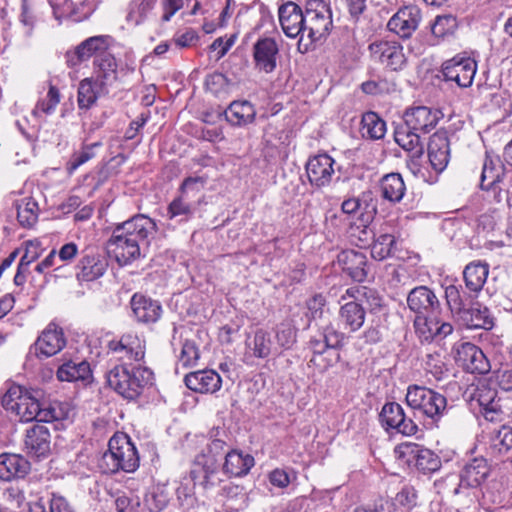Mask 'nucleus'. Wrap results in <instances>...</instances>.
Instances as JSON below:
<instances>
[{"label": "nucleus", "instance_id": "1", "mask_svg": "<svg viewBox=\"0 0 512 512\" xmlns=\"http://www.w3.org/2000/svg\"><path fill=\"white\" fill-rule=\"evenodd\" d=\"M157 229L152 218L144 214L134 215L115 226L107 242L108 253L120 266L144 258Z\"/></svg>", "mask_w": 512, "mask_h": 512}, {"label": "nucleus", "instance_id": "2", "mask_svg": "<svg viewBox=\"0 0 512 512\" xmlns=\"http://www.w3.org/2000/svg\"><path fill=\"white\" fill-rule=\"evenodd\" d=\"M2 405L19 417L22 422H54L67 419L70 409L61 402L40 401L30 392H23L20 386H13L2 397Z\"/></svg>", "mask_w": 512, "mask_h": 512}, {"label": "nucleus", "instance_id": "3", "mask_svg": "<svg viewBox=\"0 0 512 512\" xmlns=\"http://www.w3.org/2000/svg\"><path fill=\"white\" fill-rule=\"evenodd\" d=\"M140 458L131 438L124 433L114 434L108 442V450L102 455L99 467L105 474L119 471L132 473L139 467Z\"/></svg>", "mask_w": 512, "mask_h": 512}, {"label": "nucleus", "instance_id": "4", "mask_svg": "<svg viewBox=\"0 0 512 512\" xmlns=\"http://www.w3.org/2000/svg\"><path fill=\"white\" fill-rule=\"evenodd\" d=\"M153 372L146 367L129 370L126 365H117L107 373L109 386L126 399H136L152 386Z\"/></svg>", "mask_w": 512, "mask_h": 512}, {"label": "nucleus", "instance_id": "5", "mask_svg": "<svg viewBox=\"0 0 512 512\" xmlns=\"http://www.w3.org/2000/svg\"><path fill=\"white\" fill-rule=\"evenodd\" d=\"M226 437V432L223 429L213 428L210 431L209 442L207 443L208 455L203 453L197 456L195 464L200 469L195 468L191 471V476L195 482L199 480V483L204 487H211L220 481L217 477L218 463L216 457L225 451Z\"/></svg>", "mask_w": 512, "mask_h": 512}, {"label": "nucleus", "instance_id": "6", "mask_svg": "<svg viewBox=\"0 0 512 512\" xmlns=\"http://www.w3.org/2000/svg\"><path fill=\"white\" fill-rule=\"evenodd\" d=\"M305 31L298 41V48L308 51L317 41L325 38L332 27V16L329 7L322 0L307 2L304 17Z\"/></svg>", "mask_w": 512, "mask_h": 512}, {"label": "nucleus", "instance_id": "7", "mask_svg": "<svg viewBox=\"0 0 512 512\" xmlns=\"http://www.w3.org/2000/svg\"><path fill=\"white\" fill-rule=\"evenodd\" d=\"M343 339V333L339 332L332 324L324 326L318 335L310 340V348L313 351L310 363L319 371H326L339 359L337 348L341 346Z\"/></svg>", "mask_w": 512, "mask_h": 512}, {"label": "nucleus", "instance_id": "8", "mask_svg": "<svg viewBox=\"0 0 512 512\" xmlns=\"http://www.w3.org/2000/svg\"><path fill=\"white\" fill-rule=\"evenodd\" d=\"M406 402L410 408L438 422L447 412L446 397L430 388L410 385L406 393Z\"/></svg>", "mask_w": 512, "mask_h": 512}, {"label": "nucleus", "instance_id": "9", "mask_svg": "<svg viewBox=\"0 0 512 512\" xmlns=\"http://www.w3.org/2000/svg\"><path fill=\"white\" fill-rule=\"evenodd\" d=\"M441 71L446 81L455 82L461 88H468L476 75L477 62L467 53H459L446 60Z\"/></svg>", "mask_w": 512, "mask_h": 512}, {"label": "nucleus", "instance_id": "10", "mask_svg": "<svg viewBox=\"0 0 512 512\" xmlns=\"http://www.w3.org/2000/svg\"><path fill=\"white\" fill-rule=\"evenodd\" d=\"M371 58L391 71L403 70L407 58L403 47L398 42L379 41L369 45Z\"/></svg>", "mask_w": 512, "mask_h": 512}, {"label": "nucleus", "instance_id": "11", "mask_svg": "<svg viewBox=\"0 0 512 512\" xmlns=\"http://www.w3.org/2000/svg\"><path fill=\"white\" fill-rule=\"evenodd\" d=\"M334 165L335 160L326 153L310 157L305 165L310 185L315 189L329 186L335 174Z\"/></svg>", "mask_w": 512, "mask_h": 512}, {"label": "nucleus", "instance_id": "12", "mask_svg": "<svg viewBox=\"0 0 512 512\" xmlns=\"http://www.w3.org/2000/svg\"><path fill=\"white\" fill-rule=\"evenodd\" d=\"M381 424L388 429H394L403 435L412 436L418 431V426L406 417L403 407L396 402L386 403L379 415Z\"/></svg>", "mask_w": 512, "mask_h": 512}, {"label": "nucleus", "instance_id": "13", "mask_svg": "<svg viewBox=\"0 0 512 512\" xmlns=\"http://www.w3.org/2000/svg\"><path fill=\"white\" fill-rule=\"evenodd\" d=\"M111 37L108 35H98L89 37L81 42L73 51H68L65 55L69 67H76L91 57L95 58L104 53L109 47Z\"/></svg>", "mask_w": 512, "mask_h": 512}, {"label": "nucleus", "instance_id": "14", "mask_svg": "<svg viewBox=\"0 0 512 512\" xmlns=\"http://www.w3.org/2000/svg\"><path fill=\"white\" fill-rule=\"evenodd\" d=\"M52 436L47 426L34 424L25 432L24 449L35 458H46L51 453Z\"/></svg>", "mask_w": 512, "mask_h": 512}, {"label": "nucleus", "instance_id": "15", "mask_svg": "<svg viewBox=\"0 0 512 512\" xmlns=\"http://www.w3.org/2000/svg\"><path fill=\"white\" fill-rule=\"evenodd\" d=\"M421 21V11L417 6L400 8L388 21L387 28L399 37L409 38L418 28Z\"/></svg>", "mask_w": 512, "mask_h": 512}, {"label": "nucleus", "instance_id": "16", "mask_svg": "<svg viewBox=\"0 0 512 512\" xmlns=\"http://www.w3.org/2000/svg\"><path fill=\"white\" fill-rule=\"evenodd\" d=\"M279 22L284 34L289 38L303 36L305 31V11L293 1H287L278 8Z\"/></svg>", "mask_w": 512, "mask_h": 512}, {"label": "nucleus", "instance_id": "17", "mask_svg": "<svg viewBox=\"0 0 512 512\" xmlns=\"http://www.w3.org/2000/svg\"><path fill=\"white\" fill-rule=\"evenodd\" d=\"M109 350L122 361H141L145 356V341L137 334L126 333L108 343Z\"/></svg>", "mask_w": 512, "mask_h": 512}, {"label": "nucleus", "instance_id": "18", "mask_svg": "<svg viewBox=\"0 0 512 512\" xmlns=\"http://www.w3.org/2000/svg\"><path fill=\"white\" fill-rule=\"evenodd\" d=\"M456 361L470 373L485 374L490 370V363L483 351L470 342L458 346Z\"/></svg>", "mask_w": 512, "mask_h": 512}, {"label": "nucleus", "instance_id": "19", "mask_svg": "<svg viewBox=\"0 0 512 512\" xmlns=\"http://www.w3.org/2000/svg\"><path fill=\"white\" fill-rule=\"evenodd\" d=\"M94 80L100 86V90L110 92V89L117 83L118 64L111 53L98 55L94 59Z\"/></svg>", "mask_w": 512, "mask_h": 512}, {"label": "nucleus", "instance_id": "20", "mask_svg": "<svg viewBox=\"0 0 512 512\" xmlns=\"http://www.w3.org/2000/svg\"><path fill=\"white\" fill-rule=\"evenodd\" d=\"M279 47L275 39L263 37L258 39L253 46V59L256 69L265 73H271L277 66Z\"/></svg>", "mask_w": 512, "mask_h": 512}, {"label": "nucleus", "instance_id": "21", "mask_svg": "<svg viewBox=\"0 0 512 512\" xmlns=\"http://www.w3.org/2000/svg\"><path fill=\"white\" fill-rule=\"evenodd\" d=\"M471 400L477 402L481 408L480 412L489 421L497 420L502 413L500 400L497 398V391L488 384L481 382L471 394Z\"/></svg>", "mask_w": 512, "mask_h": 512}, {"label": "nucleus", "instance_id": "22", "mask_svg": "<svg viewBox=\"0 0 512 512\" xmlns=\"http://www.w3.org/2000/svg\"><path fill=\"white\" fill-rule=\"evenodd\" d=\"M401 453L408 456V461H414L415 466L423 473H432L441 467V460L432 450L408 443L399 447Z\"/></svg>", "mask_w": 512, "mask_h": 512}, {"label": "nucleus", "instance_id": "23", "mask_svg": "<svg viewBox=\"0 0 512 512\" xmlns=\"http://www.w3.org/2000/svg\"><path fill=\"white\" fill-rule=\"evenodd\" d=\"M439 118L437 111L426 106L408 109L404 114V123L418 134H426L435 128Z\"/></svg>", "mask_w": 512, "mask_h": 512}, {"label": "nucleus", "instance_id": "24", "mask_svg": "<svg viewBox=\"0 0 512 512\" xmlns=\"http://www.w3.org/2000/svg\"><path fill=\"white\" fill-rule=\"evenodd\" d=\"M66 345V338L62 328L50 323L38 336L35 342L36 352L50 357L60 352Z\"/></svg>", "mask_w": 512, "mask_h": 512}, {"label": "nucleus", "instance_id": "25", "mask_svg": "<svg viewBox=\"0 0 512 512\" xmlns=\"http://www.w3.org/2000/svg\"><path fill=\"white\" fill-rule=\"evenodd\" d=\"M407 305L417 316L422 317L436 311L440 303L431 289L427 286H418L408 293Z\"/></svg>", "mask_w": 512, "mask_h": 512}, {"label": "nucleus", "instance_id": "26", "mask_svg": "<svg viewBox=\"0 0 512 512\" xmlns=\"http://www.w3.org/2000/svg\"><path fill=\"white\" fill-rule=\"evenodd\" d=\"M108 267L107 259L94 252L84 254L76 266L78 281H94L104 275Z\"/></svg>", "mask_w": 512, "mask_h": 512}, {"label": "nucleus", "instance_id": "27", "mask_svg": "<svg viewBox=\"0 0 512 512\" xmlns=\"http://www.w3.org/2000/svg\"><path fill=\"white\" fill-rule=\"evenodd\" d=\"M428 157L433 169L442 172L450 159V143L446 132L434 133L428 143Z\"/></svg>", "mask_w": 512, "mask_h": 512}, {"label": "nucleus", "instance_id": "28", "mask_svg": "<svg viewBox=\"0 0 512 512\" xmlns=\"http://www.w3.org/2000/svg\"><path fill=\"white\" fill-rule=\"evenodd\" d=\"M134 317L141 323H155L162 313V307L156 300L140 293H135L130 301Z\"/></svg>", "mask_w": 512, "mask_h": 512}, {"label": "nucleus", "instance_id": "29", "mask_svg": "<svg viewBox=\"0 0 512 512\" xmlns=\"http://www.w3.org/2000/svg\"><path fill=\"white\" fill-rule=\"evenodd\" d=\"M338 263L342 270L353 280L362 282L367 277V257L363 252L344 250L338 254Z\"/></svg>", "mask_w": 512, "mask_h": 512}, {"label": "nucleus", "instance_id": "30", "mask_svg": "<svg viewBox=\"0 0 512 512\" xmlns=\"http://www.w3.org/2000/svg\"><path fill=\"white\" fill-rule=\"evenodd\" d=\"M185 385L198 393H215L222 385L220 375L211 369L191 372L185 376Z\"/></svg>", "mask_w": 512, "mask_h": 512}, {"label": "nucleus", "instance_id": "31", "mask_svg": "<svg viewBox=\"0 0 512 512\" xmlns=\"http://www.w3.org/2000/svg\"><path fill=\"white\" fill-rule=\"evenodd\" d=\"M463 324L469 329L490 330L494 326V318L490 310L480 302L463 308L458 314Z\"/></svg>", "mask_w": 512, "mask_h": 512}, {"label": "nucleus", "instance_id": "32", "mask_svg": "<svg viewBox=\"0 0 512 512\" xmlns=\"http://www.w3.org/2000/svg\"><path fill=\"white\" fill-rule=\"evenodd\" d=\"M490 471V465L484 457H475L469 460L462 468L460 473L461 485L478 487L486 481Z\"/></svg>", "mask_w": 512, "mask_h": 512}, {"label": "nucleus", "instance_id": "33", "mask_svg": "<svg viewBox=\"0 0 512 512\" xmlns=\"http://www.w3.org/2000/svg\"><path fill=\"white\" fill-rule=\"evenodd\" d=\"M226 121L234 127H246L254 123L255 106L247 100H235L224 111Z\"/></svg>", "mask_w": 512, "mask_h": 512}, {"label": "nucleus", "instance_id": "34", "mask_svg": "<svg viewBox=\"0 0 512 512\" xmlns=\"http://www.w3.org/2000/svg\"><path fill=\"white\" fill-rule=\"evenodd\" d=\"M489 275V265L477 260L467 264L463 271L466 289L477 296L483 289Z\"/></svg>", "mask_w": 512, "mask_h": 512}, {"label": "nucleus", "instance_id": "35", "mask_svg": "<svg viewBox=\"0 0 512 512\" xmlns=\"http://www.w3.org/2000/svg\"><path fill=\"white\" fill-rule=\"evenodd\" d=\"M30 470V463L17 454L0 455V479L11 481L16 478H23Z\"/></svg>", "mask_w": 512, "mask_h": 512}, {"label": "nucleus", "instance_id": "36", "mask_svg": "<svg viewBox=\"0 0 512 512\" xmlns=\"http://www.w3.org/2000/svg\"><path fill=\"white\" fill-rule=\"evenodd\" d=\"M254 463V458L250 454L232 450L226 454L222 469L228 477H241L250 471Z\"/></svg>", "mask_w": 512, "mask_h": 512}, {"label": "nucleus", "instance_id": "37", "mask_svg": "<svg viewBox=\"0 0 512 512\" xmlns=\"http://www.w3.org/2000/svg\"><path fill=\"white\" fill-rule=\"evenodd\" d=\"M108 91L100 90V86L93 77L84 78L79 82L77 90V104L80 110H89L92 108L98 98L107 96Z\"/></svg>", "mask_w": 512, "mask_h": 512}, {"label": "nucleus", "instance_id": "38", "mask_svg": "<svg viewBox=\"0 0 512 512\" xmlns=\"http://www.w3.org/2000/svg\"><path fill=\"white\" fill-rule=\"evenodd\" d=\"M379 185L381 196L393 204L399 203L406 192V185L399 173H389L384 175L381 178Z\"/></svg>", "mask_w": 512, "mask_h": 512}, {"label": "nucleus", "instance_id": "39", "mask_svg": "<svg viewBox=\"0 0 512 512\" xmlns=\"http://www.w3.org/2000/svg\"><path fill=\"white\" fill-rule=\"evenodd\" d=\"M339 319L345 329L350 332L358 331L365 321V310L355 301H348L339 310Z\"/></svg>", "mask_w": 512, "mask_h": 512}, {"label": "nucleus", "instance_id": "40", "mask_svg": "<svg viewBox=\"0 0 512 512\" xmlns=\"http://www.w3.org/2000/svg\"><path fill=\"white\" fill-rule=\"evenodd\" d=\"M197 204L182 195L175 197L167 207L166 216L178 224L189 222L195 214Z\"/></svg>", "mask_w": 512, "mask_h": 512}, {"label": "nucleus", "instance_id": "41", "mask_svg": "<svg viewBox=\"0 0 512 512\" xmlns=\"http://www.w3.org/2000/svg\"><path fill=\"white\" fill-rule=\"evenodd\" d=\"M503 175L504 166L501 160L496 156L493 157L486 153L482 167L480 187L483 190H489L493 188L502 180Z\"/></svg>", "mask_w": 512, "mask_h": 512}, {"label": "nucleus", "instance_id": "42", "mask_svg": "<svg viewBox=\"0 0 512 512\" xmlns=\"http://www.w3.org/2000/svg\"><path fill=\"white\" fill-rule=\"evenodd\" d=\"M92 377L90 364L87 361H67L57 370V378L60 381H88Z\"/></svg>", "mask_w": 512, "mask_h": 512}, {"label": "nucleus", "instance_id": "43", "mask_svg": "<svg viewBox=\"0 0 512 512\" xmlns=\"http://www.w3.org/2000/svg\"><path fill=\"white\" fill-rule=\"evenodd\" d=\"M360 132L367 139H382L386 133V123L375 112H366L362 116Z\"/></svg>", "mask_w": 512, "mask_h": 512}, {"label": "nucleus", "instance_id": "44", "mask_svg": "<svg viewBox=\"0 0 512 512\" xmlns=\"http://www.w3.org/2000/svg\"><path fill=\"white\" fill-rule=\"evenodd\" d=\"M157 0H131L127 7L126 21L138 26L143 24L152 13Z\"/></svg>", "mask_w": 512, "mask_h": 512}, {"label": "nucleus", "instance_id": "45", "mask_svg": "<svg viewBox=\"0 0 512 512\" xmlns=\"http://www.w3.org/2000/svg\"><path fill=\"white\" fill-rule=\"evenodd\" d=\"M394 138L396 143L404 150L413 153L414 156H420L423 153L421 136L406 125L395 130Z\"/></svg>", "mask_w": 512, "mask_h": 512}, {"label": "nucleus", "instance_id": "46", "mask_svg": "<svg viewBox=\"0 0 512 512\" xmlns=\"http://www.w3.org/2000/svg\"><path fill=\"white\" fill-rule=\"evenodd\" d=\"M248 347L257 358H266L270 354H278V347L273 343L270 334L262 329L255 332L253 340L248 343Z\"/></svg>", "mask_w": 512, "mask_h": 512}, {"label": "nucleus", "instance_id": "47", "mask_svg": "<svg viewBox=\"0 0 512 512\" xmlns=\"http://www.w3.org/2000/svg\"><path fill=\"white\" fill-rule=\"evenodd\" d=\"M16 209L17 219L21 226L30 228L37 222L39 207L34 199L26 197L19 200L16 203Z\"/></svg>", "mask_w": 512, "mask_h": 512}, {"label": "nucleus", "instance_id": "48", "mask_svg": "<svg viewBox=\"0 0 512 512\" xmlns=\"http://www.w3.org/2000/svg\"><path fill=\"white\" fill-rule=\"evenodd\" d=\"M493 456H502L512 449V427L501 426L493 434L489 446Z\"/></svg>", "mask_w": 512, "mask_h": 512}, {"label": "nucleus", "instance_id": "49", "mask_svg": "<svg viewBox=\"0 0 512 512\" xmlns=\"http://www.w3.org/2000/svg\"><path fill=\"white\" fill-rule=\"evenodd\" d=\"M396 243L395 236L390 233H381L371 245V256L378 261L390 257Z\"/></svg>", "mask_w": 512, "mask_h": 512}, {"label": "nucleus", "instance_id": "50", "mask_svg": "<svg viewBox=\"0 0 512 512\" xmlns=\"http://www.w3.org/2000/svg\"><path fill=\"white\" fill-rule=\"evenodd\" d=\"M60 102V93L59 90L51 85L47 95L45 98L40 99L34 109L32 110V115L36 118L41 117L42 114L50 115L52 114L57 105Z\"/></svg>", "mask_w": 512, "mask_h": 512}, {"label": "nucleus", "instance_id": "51", "mask_svg": "<svg viewBox=\"0 0 512 512\" xmlns=\"http://www.w3.org/2000/svg\"><path fill=\"white\" fill-rule=\"evenodd\" d=\"M275 346L278 347V354L281 349H290L296 342V329L289 322L280 323L275 330Z\"/></svg>", "mask_w": 512, "mask_h": 512}, {"label": "nucleus", "instance_id": "52", "mask_svg": "<svg viewBox=\"0 0 512 512\" xmlns=\"http://www.w3.org/2000/svg\"><path fill=\"white\" fill-rule=\"evenodd\" d=\"M53 14L57 20L68 18L73 21H80L81 16L78 15L76 6L71 0H48Z\"/></svg>", "mask_w": 512, "mask_h": 512}, {"label": "nucleus", "instance_id": "53", "mask_svg": "<svg viewBox=\"0 0 512 512\" xmlns=\"http://www.w3.org/2000/svg\"><path fill=\"white\" fill-rule=\"evenodd\" d=\"M101 145V142L84 145L80 151L73 153L69 162L67 163L68 173H74L81 165L94 158V148L100 147Z\"/></svg>", "mask_w": 512, "mask_h": 512}, {"label": "nucleus", "instance_id": "54", "mask_svg": "<svg viewBox=\"0 0 512 512\" xmlns=\"http://www.w3.org/2000/svg\"><path fill=\"white\" fill-rule=\"evenodd\" d=\"M414 324L417 332L424 340L428 341L438 338V320L428 318V315L417 316Z\"/></svg>", "mask_w": 512, "mask_h": 512}, {"label": "nucleus", "instance_id": "55", "mask_svg": "<svg viewBox=\"0 0 512 512\" xmlns=\"http://www.w3.org/2000/svg\"><path fill=\"white\" fill-rule=\"evenodd\" d=\"M458 26L456 17L452 15L437 16L432 24L431 31L436 37H445L453 34Z\"/></svg>", "mask_w": 512, "mask_h": 512}, {"label": "nucleus", "instance_id": "56", "mask_svg": "<svg viewBox=\"0 0 512 512\" xmlns=\"http://www.w3.org/2000/svg\"><path fill=\"white\" fill-rule=\"evenodd\" d=\"M199 357V350L195 342L186 340L182 344V349L178 357V364L184 368H188L196 365Z\"/></svg>", "mask_w": 512, "mask_h": 512}, {"label": "nucleus", "instance_id": "57", "mask_svg": "<svg viewBox=\"0 0 512 512\" xmlns=\"http://www.w3.org/2000/svg\"><path fill=\"white\" fill-rule=\"evenodd\" d=\"M38 19L37 12L28 3V0H22V12L20 15V21L25 28V36L30 38L33 34L35 23Z\"/></svg>", "mask_w": 512, "mask_h": 512}, {"label": "nucleus", "instance_id": "58", "mask_svg": "<svg viewBox=\"0 0 512 512\" xmlns=\"http://www.w3.org/2000/svg\"><path fill=\"white\" fill-rule=\"evenodd\" d=\"M417 491L413 486H405L396 494L395 500L398 504L405 507L401 512H412V508L417 503Z\"/></svg>", "mask_w": 512, "mask_h": 512}, {"label": "nucleus", "instance_id": "59", "mask_svg": "<svg viewBox=\"0 0 512 512\" xmlns=\"http://www.w3.org/2000/svg\"><path fill=\"white\" fill-rule=\"evenodd\" d=\"M206 184V178L201 176H190L183 180L178 191L179 195L189 198L190 193H199Z\"/></svg>", "mask_w": 512, "mask_h": 512}, {"label": "nucleus", "instance_id": "60", "mask_svg": "<svg viewBox=\"0 0 512 512\" xmlns=\"http://www.w3.org/2000/svg\"><path fill=\"white\" fill-rule=\"evenodd\" d=\"M372 201L371 194H363L362 198H348L342 202L341 210L344 214L353 215L361 209L367 210L370 206L367 200Z\"/></svg>", "mask_w": 512, "mask_h": 512}, {"label": "nucleus", "instance_id": "61", "mask_svg": "<svg viewBox=\"0 0 512 512\" xmlns=\"http://www.w3.org/2000/svg\"><path fill=\"white\" fill-rule=\"evenodd\" d=\"M445 297L451 311L459 314L464 308V302L459 287L455 285L447 286L445 288Z\"/></svg>", "mask_w": 512, "mask_h": 512}, {"label": "nucleus", "instance_id": "62", "mask_svg": "<svg viewBox=\"0 0 512 512\" xmlns=\"http://www.w3.org/2000/svg\"><path fill=\"white\" fill-rule=\"evenodd\" d=\"M205 86L209 91L217 94L228 86V79L223 73L213 72L207 75Z\"/></svg>", "mask_w": 512, "mask_h": 512}, {"label": "nucleus", "instance_id": "63", "mask_svg": "<svg viewBox=\"0 0 512 512\" xmlns=\"http://www.w3.org/2000/svg\"><path fill=\"white\" fill-rule=\"evenodd\" d=\"M40 256V243L38 241H28L25 252L19 261V266L29 268V265Z\"/></svg>", "mask_w": 512, "mask_h": 512}, {"label": "nucleus", "instance_id": "64", "mask_svg": "<svg viewBox=\"0 0 512 512\" xmlns=\"http://www.w3.org/2000/svg\"><path fill=\"white\" fill-rule=\"evenodd\" d=\"M355 512H398V510L389 500H379L373 504L360 506Z\"/></svg>", "mask_w": 512, "mask_h": 512}]
</instances>
